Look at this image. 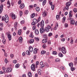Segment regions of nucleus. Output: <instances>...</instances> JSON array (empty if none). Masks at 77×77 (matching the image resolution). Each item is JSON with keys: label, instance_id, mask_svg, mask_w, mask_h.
Returning a JSON list of instances; mask_svg holds the SVG:
<instances>
[{"label": "nucleus", "instance_id": "obj_25", "mask_svg": "<svg viewBox=\"0 0 77 77\" xmlns=\"http://www.w3.org/2000/svg\"><path fill=\"white\" fill-rule=\"evenodd\" d=\"M35 9L36 11H37V12H39V11L40 10V8L38 7H36Z\"/></svg>", "mask_w": 77, "mask_h": 77}, {"label": "nucleus", "instance_id": "obj_52", "mask_svg": "<svg viewBox=\"0 0 77 77\" xmlns=\"http://www.w3.org/2000/svg\"><path fill=\"white\" fill-rule=\"evenodd\" d=\"M51 44V41L50 40L48 41V44L50 45Z\"/></svg>", "mask_w": 77, "mask_h": 77}, {"label": "nucleus", "instance_id": "obj_17", "mask_svg": "<svg viewBox=\"0 0 77 77\" xmlns=\"http://www.w3.org/2000/svg\"><path fill=\"white\" fill-rule=\"evenodd\" d=\"M47 42V39L44 38L42 40V42L43 43H46Z\"/></svg>", "mask_w": 77, "mask_h": 77}, {"label": "nucleus", "instance_id": "obj_62", "mask_svg": "<svg viewBox=\"0 0 77 77\" xmlns=\"http://www.w3.org/2000/svg\"><path fill=\"white\" fill-rule=\"evenodd\" d=\"M18 3L19 5H20V4L21 3V0H20L19 1H18Z\"/></svg>", "mask_w": 77, "mask_h": 77}, {"label": "nucleus", "instance_id": "obj_63", "mask_svg": "<svg viewBox=\"0 0 77 77\" xmlns=\"http://www.w3.org/2000/svg\"><path fill=\"white\" fill-rule=\"evenodd\" d=\"M2 38L3 39L5 38V36H4V34H2Z\"/></svg>", "mask_w": 77, "mask_h": 77}, {"label": "nucleus", "instance_id": "obj_29", "mask_svg": "<svg viewBox=\"0 0 77 77\" xmlns=\"http://www.w3.org/2000/svg\"><path fill=\"white\" fill-rule=\"evenodd\" d=\"M69 65L71 68H72V67H73V63H69Z\"/></svg>", "mask_w": 77, "mask_h": 77}, {"label": "nucleus", "instance_id": "obj_40", "mask_svg": "<svg viewBox=\"0 0 77 77\" xmlns=\"http://www.w3.org/2000/svg\"><path fill=\"white\" fill-rule=\"evenodd\" d=\"M43 36L44 38H46V39L47 38V34H44L43 35Z\"/></svg>", "mask_w": 77, "mask_h": 77}, {"label": "nucleus", "instance_id": "obj_18", "mask_svg": "<svg viewBox=\"0 0 77 77\" xmlns=\"http://www.w3.org/2000/svg\"><path fill=\"white\" fill-rule=\"evenodd\" d=\"M18 25V22H16L14 25V27H15V29H17V25Z\"/></svg>", "mask_w": 77, "mask_h": 77}, {"label": "nucleus", "instance_id": "obj_14", "mask_svg": "<svg viewBox=\"0 0 77 77\" xmlns=\"http://www.w3.org/2000/svg\"><path fill=\"white\" fill-rule=\"evenodd\" d=\"M18 39L20 41V43H22V42H23V37L20 36L19 38Z\"/></svg>", "mask_w": 77, "mask_h": 77}, {"label": "nucleus", "instance_id": "obj_53", "mask_svg": "<svg viewBox=\"0 0 77 77\" xmlns=\"http://www.w3.org/2000/svg\"><path fill=\"white\" fill-rule=\"evenodd\" d=\"M20 17H21L22 15H23V12H22V11H20Z\"/></svg>", "mask_w": 77, "mask_h": 77}, {"label": "nucleus", "instance_id": "obj_59", "mask_svg": "<svg viewBox=\"0 0 77 77\" xmlns=\"http://www.w3.org/2000/svg\"><path fill=\"white\" fill-rule=\"evenodd\" d=\"M65 41V38H63L61 39V41L62 42H64Z\"/></svg>", "mask_w": 77, "mask_h": 77}, {"label": "nucleus", "instance_id": "obj_9", "mask_svg": "<svg viewBox=\"0 0 77 77\" xmlns=\"http://www.w3.org/2000/svg\"><path fill=\"white\" fill-rule=\"evenodd\" d=\"M40 26L42 27H43L44 26V22L43 20H42L41 23H40Z\"/></svg>", "mask_w": 77, "mask_h": 77}, {"label": "nucleus", "instance_id": "obj_32", "mask_svg": "<svg viewBox=\"0 0 77 77\" xmlns=\"http://www.w3.org/2000/svg\"><path fill=\"white\" fill-rule=\"evenodd\" d=\"M28 76L29 77H32V73L30 72H29L28 73Z\"/></svg>", "mask_w": 77, "mask_h": 77}, {"label": "nucleus", "instance_id": "obj_39", "mask_svg": "<svg viewBox=\"0 0 77 77\" xmlns=\"http://www.w3.org/2000/svg\"><path fill=\"white\" fill-rule=\"evenodd\" d=\"M19 66L20 64H17L15 65V67L16 68H19Z\"/></svg>", "mask_w": 77, "mask_h": 77}, {"label": "nucleus", "instance_id": "obj_20", "mask_svg": "<svg viewBox=\"0 0 77 77\" xmlns=\"http://www.w3.org/2000/svg\"><path fill=\"white\" fill-rule=\"evenodd\" d=\"M34 42V39H31L29 42V44H33Z\"/></svg>", "mask_w": 77, "mask_h": 77}, {"label": "nucleus", "instance_id": "obj_34", "mask_svg": "<svg viewBox=\"0 0 77 77\" xmlns=\"http://www.w3.org/2000/svg\"><path fill=\"white\" fill-rule=\"evenodd\" d=\"M45 31L47 32H48L50 31V29L46 27L45 28Z\"/></svg>", "mask_w": 77, "mask_h": 77}, {"label": "nucleus", "instance_id": "obj_12", "mask_svg": "<svg viewBox=\"0 0 77 77\" xmlns=\"http://www.w3.org/2000/svg\"><path fill=\"white\" fill-rule=\"evenodd\" d=\"M69 19L71 21V24H75V21L72 19V18H69Z\"/></svg>", "mask_w": 77, "mask_h": 77}, {"label": "nucleus", "instance_id": "obj_31", "mask_svg": "<svg viewBox=\"0 0 77 77\" xmlns=\"http://www.w3.org/2000/svg\"><path fill=\"white\" fill-rule=\"evenodd\" d=\"M46 53V51H42L41 52V54H45Z\"/></svg>", "mask_w": 77, "mask_h": 77}, {"label": "nucleus", "instance_id": "obj_8", "mask_svg": "<svg viewBox=\"0 0 77 77\" xmlns=\"http://www.w3.org/2000/svg\"><path fill=\"white\" fill-rule=\"evenodd\" d=\"M8 39L9 41H11L12 39V36L11 34L10 33H9L8 35Z\"/></svg>", "mask_w": 77, "mask_h": 77}, {"label": "nucleus", "instance_id": "obj_41", "mask_svg": "<svg viewBox=\"0 0 77 77\" xmlns=\"http://www.w3.org/2000/svg\"><path fill=\"white\" fill-rule=\"evenodd\" d=\"M66 20V17H64L63 18V23H65V20Z\"/></svg>", "mask_w": 77, "mask_h": 77}, {"label": "nucleus", "instance_id": "obj_61", "mask_svg": "<svg viewBox=\"0 0 77 77\" xmlns=\"http://www.w3.org/2000/svg\"><path fill=\"white\" fill-rule=\"evenodd\" d=\"M17 60H13V63H17Z\"/></svg>", "mask_w": 77, "mask_h": 77}, {"label": "nucleus", "instance_id": "obj_27", "mask_svg": "<svg viewBox=\"0 0 77 77\" xmlns=\"http://www.w3.org/2000/svg\"><path fill=\"white\" fill-rule=\"evenodd\" d=\"M35 14L33 13L31 15V18H33L35 17Z\"/></svg>", "mask_w": 77, "mask_h": 77}, {"label": "nucleus", "instance_id": "obj_3", "mask_svg": "<svg viewBox=\"0 0 77 77\" xmlns=\"http://www.w3.org/2000/svg\"><path fill=\"white\" fill-rule=\"evenodd\" d=\"M12 68H11L10 67H7L6 69V72L7 73H8V72H11V71H12Z\"/></svg>", "mask_w": 77, "mask_h": 77}, {"label": "nucleus", "instance_id": "obj_6", "mask_svg": "<svg viewBox=\"0 0 77 77\" xmlns=\"http://www.w3.org/2000/svg\"><path fill=\"white\" fill-rule=\"evenodd\" d=\"M31 69L32 70V71H35V64H33L31 66Z\"/></svg>", "mask_w": 77, "mask_h": 77}, {"label": "nucleus", "instance_id": "obj_44", "mask_svg": "<svg viewBox=\"0 0 77 77\" xmlns=\"http://www.w3.org/2000/svg\"><path fill=\"white\" fill-rule=\"evenodd\" d=\"M46 3V0H45L43 2L42 5H45Z\"/></svg>", "mask_w": 77, "mask_h": 77}, {"label": "nucleus", "instance_id": "obj_26", "mask_svg": "<svg viewBox=\"0 0 77 77\" xmlns=\"http://www.w3.org/2000/svg\"><path fill=\"white\" fill-rule=\"evenodd\" d=\"M26 54L27 55H30V52L29 51H27L26 52Z\"/></svg>", "mask_w": 77, "mask_h": 77}, {"label": "nucleus", "instance_id": "obj_5", "mask_svg": "<svg viewBox=\"0 0 77 77\" xmlns=\"http://www.w3.org/2000/svg\"><path fill=\"white\" fill-rule=\"evenodd\" d=\"M5 22L6 23H8L9 22V17H8V16L7 15H5Z\"/></svg>", "mask_w": 77, "mask_h": 77}, {"label": "nucleus", "instance_id": "obj_47", "mask_svg": "<svg viewBox=\"0 0 77 77\" xmlns=\"http://www.w3.org/2000/svg\"><path fill=\"white\" fill-rule=\"evenodd\" d=\"M54 5H52L51 6V8L52 10H54Z\"/></svg>", "mask_w": 77, "mask_h": 77}, {"label": "nucleus", "instance_id": "obj_30", "mask_svg": "<svg viewBox=\"0 0 77 77\" xmlns=\"http://www.w3.org/2000/svg\"><path fill=\"white\" fill-rule=\"evenodd\" d=\"M6 40L5 39H3L2 40V42L4 44H6Z\"/></svg>", "mask_w": 77, "mask_h": 77}, {"label": "nucleus", "instance_id": "obj_60", "mask_svg": "<svg viewBox=\"0 0 77 77\" xmlns=\"http://www.w3.org/2000/svg\"><path fill=\"white\" fill-rule=\"evenodd\" d=\"M35 23L33 21V22L31 24L32 26H33L34 25H35Z\"/></svg>", "mask_w": 77, "mask_h": 77}, {"label": "nucleus", "instance_id": "obj_24", "mask_svg": "<svg viewBox=\"0 0 77 77\" xmlns=\"http://www.w3.org/2000/svg\"><path fill=\"white\" fill-rule=\"evenodd\" d=\"M7 5H8V8H9L11 6V3H10V2L9 1H8Z\"/></svg>", "mask_w": 77, "mask_h": 77}, {"label": "nucleus", "instance_id": "obj_43", "mask_svg": "<svg viewBox=\"0 0 77 77\" xmlns=\"http://www.w3.org/2000/svg\"><path fill=\"white\" fill-rule=\"evenodd\" d=\"M53 35V34L51 32L49 33L48 34V36H49V37H50L51 36Z\"/></svg>", "mask_w": 77, "mask_h": 77}, {"label": "nucleus", "instance_id": "obj_11", "mask_svg": "<svg viewBox=\"0 0 77 77\" xmlns=\"http://www.w3.org/2000/svg\"><path fill=\"white\" fill-rule=\"evenodd\" d=\"M58 26L59 25H58V23H56L55 27L54 28V30H57V29Z\"/></svg>", "mask_w": 77, "mask_h": 77}, {"label": "nucleus", "instance_id": "obj_64", "mask_svg": "<svg viewBox=\"0 0 77 77\" xmlns=\"http://www.w3.org/2000/svg\"><path fill=\"white\" fill-rule=\"evenodd\" d=\"M52 54H56V52L55 51H53L52 52Z\"/></svg>", "mask_w": 77, "mask_h": 77}, {"label": "nucleus", "instance_id": "obj_4", "mask_svg": "<svg viewBox=\"0 0 77 77\" xmlns=\"http://www.w3.org/2000/svg\"><path fill=\"white\" fill-rule=\"evenodd\" d=\"M10 15L11 17V18L13 20H15V18H17V16H15V15L14 14V13H10Z\"/></svg>", "mask_w": 77, "mask_h": 77}, {"label": "nucleus", "instance_id": "obj_42", "mask_svg": "<svg viewBox=\"0 0 77 77\" xmlns=\"http://www.w3.org/2000/svg\"><path fill=\"white\" fill-rule=\"evenodd\" d=\"M29 13V11L28 10H26L25 11L24 14L26 15H27V14H28V13Z\"/></svg>", "mask_w": 77, "mask_h": 77}, {"label": "nucleus", "instance_id": "obj_54", "mask_svg": "<svg viewBox=\"0 0 77 77\" xmlns=\"http://www.w3.org/2000/svg\"><path fill=\"white\" fill-rule=\"evenodd\" d=\"M2 21H4V20H5V17L3 16L2 17Z\"/></svg>", "mask_w": 77, "mask_h": 77}, {"label": "nucleus", "instance_id": "obj_13", "mask_svg": "<svg viewBox=\"0 0 77 77\" xmlns=\"http://www.w3.org/2000/svg\"><path fill=\"white\" fill-rule=\"evenodd\" d=\"M72 11H70L69 12V19H71V17H72Z\"/></svg>", "mask_w": 77, "mask_h": 77}, {"label": "nucleus", "instance_id": "obj_21", "mask_svg": "<svg viewBox=\"0 0 77 77\" xmlns=\"http://www.w3.org/2000/svg\"><path fill=\"white\" fill-rule=\"evenodd\" d=\"M35 32L36 35H38L39 34V30L38 29H36L35 30Z\"/></svg>", "mask_w": 77, "mask_h": 77}, {"label": "nucleus", "instance_id": "obj_23", "mask_svg": "<svg viewBox=\"0 0 77 77\" xmlns=\"http://www.w3.org/2000/svg\"><path fill=\"white\" fill-rule=\"evenodd\" d=\"M71 5V2H69L67 3H66V5L68 6H69L70 5Z\"/></svg>", "mask_w": 77, "mask_h": 77}, {"label": "nucleus", "instance_id": "obj_33", "mask_svg": "<svg viewBox=\"0 0 77 77\" xmlns=\"http://www.w3.org/2000/svg\"><path fill=\"white\" fill-rule=\"evenodd\" d=\"M29 37H30L32 38H33L34 37V35H33V33L32 32L30 35H29Z\"/></svg>", "mask_w": 77, "mask_h": 77}, {"label": "nucleus", "instance_id": "obj_15", "mask_svg": "<svg viewBox=\"0 0 77 77\" xmlns=\"http://www.w3.org/2000/svg\"><path fill=\"white\" fill-rule=\"evenodd\" d=\"M33 53L34 54H36L38 51V49L37 48H35L33 51Z\"/></svg>", "mask_w": 77, "mask_h": 77}, {"label": "nucleus", "instance_id": "obj_35", "mask_svg": "<svg viewBox=\"0 0 77 77\" xmlns=\"http://www.w3.org/2000/svg\"><path fill=\"white\" fill-rule=\"evenodd\" d=\"M42 15L43 17H45V16L47 15V14H46V12H44V13H43Z\"/></svg>", "mask_w": 77, "mask_h": 77}, {"label": "nucleus", "instance_id": "obj_55", "mask_svg": "<svg viewBox=\"0 0 77 77\" xmlns=\"http://www.w3.org/2000/svg\"><path fill=\"white\" fill-rule=\"evenodd\" d=\"M5 71H3V72H2V71H1L0 72V74H5Z\"/></svg>", "mask_w": 77, "mask_h": 77}, {"label": "nucleus", "instance_id": "obj_1", "mask_svg": "<svg viewBox=\"0 0 77 77\" xmlns=\"http://www.w3.org/2000/svg\"><path fill=\"white\" fill-rule=\"evenodd\" d=\"M61 51L63 54H66V49L64 47H62L61 48Z\"/></svg>", "mask_w": 77, "mask_h": 77}, {"label": "nucleus", "instance_id": "obj_22", "mask_svg": "<svg viewBox=\"0 0 77 77\" xmlns=\"http://www.w3.org/2000/svg\"><path fill=\"white\" fill-rule=\"evenodd\" d=\"M22 32V31H21V30L19 29L18 32V35H21Z\"/></svg>", "mask_w": 77, "mask_h": 77}, {"label": "nucleus", "instance_id": "obj_10", "mask_svg": "<svg viewBox=\"0 0 77 77\" xmlns=\"http://www.w3.org/2000/svg\"><path fill=\"white\" fill-rule=\"evenodd\" d=\"M3 5H1L0 6V14H2V11H3Z\"/></svg>", "mask_w": 77, "mask_h": 77}, {"label": "nucleus", "instance_id": "obj_49", "mask_svg": "<svg viewBox=\"0 0 77 77\" xmlns=\"http://www.w3.org/2000/svg\"><path fill=\"white\" fill-rule=\"evenodd\" d=\"M66 10H68L69 9V6H67L66 5Z\"/></svg>", "mask_w": 77, "mask_h": 77}, {"label": "nucleus", "instance_id": "obj_2", "mask_svg": "<svg viewBox=\"0 0 77 77\" xmlns=\"http://www.w3.org/2000/svg\"><path fill=\"white\" fill-rule=\"evenodd\" d=\"M40 20H41V17H39L37 19H37L34 18L33 20V22L35 23H38V22H39V21H40Z\"/></svg>", "mask_w": 77, "mask_h": 77}, {"label": "nucleus", "instance_id": "obj_50", "mask_svg": "<svg viewBox=\"0 0 77 77\" xmlns=\"http://www.w3.org/2000/svg\"><path fill=\"white\" fill-rule=\"evenodd\" d=\"M45 66H46V67H47V68H48V66H49L48 64L47 63H45Z\"/></svg>", "mask_w": 77, "mask_h": 77}, {"label": "nucleus", "instance_id": "obj_36", "mask_svg": "<svg viewBox=\"0 0 77 77\" xmlns=\"http://www.w3.org/2000/svg\"><path fill=\"white\" fill-rule=\"evenodd\" d=\"M58 56L60 57H63V54H62V53H59L58 54Z\"/></svg>", "mask_w": 77, "mask_h": 77}, {"label": "nucleus", "instance_id": "obj_45", "mask_svg": "<svg viewBox=\"0 0 77 77\" xmlns=\"http://www.w3.org/2000/svg\"><path fill=\"white\" fill-rule=\"evenodd\" d=\"M10 57H11L12 59L14 58V55L13 54H11L10 55Z\"/></svg>", "mask_w": 77, "mask_h": 77}, {"label": "nucleus", "instance_id": "obj_56", "mask_svg": "<svg viewBox=\"0 0 77 77\" xmlns=\"http://www.w3.org/2000/svg\"><path fill=\"white\" fill-rule=\"evenodd\" d=\"M47 28H48L49 29H51V26H50L49 25H48L47 27H46Z\"/></svg>", "mask_w": 77, "mask_h": 77}, {"label": "nucleus", "instance_id": "obj_37", "mask_svg": "<svg viewBox=\"0 0 77 77\" xmlns=\"http://www.w3.org/2000/svg\"><path fill=\"white\" fill-rule=\"evenodd\" d=\"M56 18L57 20H59L60 19V16L58 15H57L56 16Z\"/></svg>", "mask_w": 77, "mask_h": 77}, {"label": "nucleus", "instance_id": "obj_48", "mask_svg": "<svg viewBox=\"0 0 77 77\" xmlns=\"http://www.w3.org/2000/svg\"><path fill=\"white\" fill-rule=\"evenodd\" d=\"M36 26H33L32 27V29H33V30H35V29H36Z\"/></svg>", "mask_w": 77, "mask_h": 77}, {"label": "nucleus", "instance_id": "obj_46", "mask_svg": "<svg viewBox=\"0 0 77 77\" xmlns=\"http://www.w3.org/2000/svg\"><path fill=\"white\" fill-rule=\"evenodd\" d=\"M73 11L74 12H75V13H76V12H77V8H74L73 10Z\"/></svg>", "mask_w": 77, "mask_h": 77}, {"label": "nucleus", "instance_id": "obj_7", "mask_svg": "<svg viewBox=\"0 0 77 77\" xmlns=\"http://www.w3.org/2000/svg\"><path fill=\"white\" fill-rule=\"evenodd\" d=\"M40 31L41 33H42L45 32V29L44 27H42L40 29Z\"/></svg>", "mask_w": 77, "mask_h": 77}, {"label": "nucleus", "instance_id": "obj_51", "mask_svg": "<svg viewBox=\"0 0 77 77\" xmlns=\"http://www.w3.org/2000/svg\"><path fill=\"white\" fill-rule=\"evenodd\" d=\"M5 63H8V59H7L6 58L5 59Z\"/></svg>", "mask_w": 77, "mask_h": 77}, {"label": "nucleus", "instance_id": "obj_16", "mask_svg": "<svg viewBox=\"0 0 77 77\" xmlns=\"http://www.w3.org/2000/svg\"><path fill=\"white\" fill-rule=\"evenodd\" d=\"M29 50L30 52H32L33 51V47L32 46H30L29 47Z\"/></svg>", "mask_w": 77, "mask_h": 77}, {"label": "nucleus", "instance_id": "obj_19", "mask_svg": "<svg viewBox=\"0 0 77 77\" xmlns=\"http://www.w3.org/2000/svg\"><path fill=\"white\" fill-rule=\"evenodd\" d=\"M20 8L21 9H23L24 8V4L23 3L21 4L20 6Z\"/></svg>", "mask_w": 77, "mask_h": 77}, {"label": "nucleus", "instance_id": "obj_57", "mask_svg": "<svg viewBox=\"0 0 77 77\" xmlns=\"http://www.w3.org/2000/svg\"><path fill=\"white\" fill-rule=\"evenodd\" d=\"M20 23L21 24H24V20H22L21 22Z\"/></svg>", "mask_w": 77, "mask_h": 77}, {"label": "nucleus", "instance_id": "obj_58", "mask_svg": "<svg viewBox=\"0 0 77 77\" xmlns=\"http://www.w3.org/2000/svg\"><path fill=\"white\" fill-rule=\"evenodd\" d=\"M55 61L56 62H59V61H60V60L59 58H57L55 60Z\"/></svg>", "mask_w": 77, "mask_h": 77}, {"label": "nucleus", "instance_id": "obj_38", "mask_svg": "<svg viewBox=\"0 0 77 77\" xmlns=\"http://www.w3.org/2000/svg\"><path fill=\"white\" fill-rule=\"evenodd\" d=\"M39 63L38 61H37L36 62L35 68H37L38 65H39Z\"/></svg>", "mask_w": 77, "mask_h": 77}, {"label": "nucleus", "instance_id": "obj_28", "mask_svg": "<svg viewBox=\"0 0 77 77\" xmlns=\"http://www.w3.org/2000/svg\"><path fill=\"white\" fill-rule=\"evenodd\" d=\"M34 39L36 41H39V37H35Z\"/></svg>", "mask_w": 77, "mask_h": 77}]
</instances>
